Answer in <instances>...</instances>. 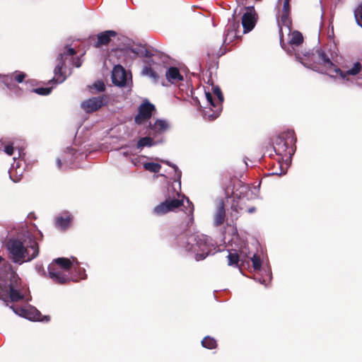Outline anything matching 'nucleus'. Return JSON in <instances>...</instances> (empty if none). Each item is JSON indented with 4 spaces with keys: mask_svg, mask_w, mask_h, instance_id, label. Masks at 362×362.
<instances>
[{
    "mask_svg": "<svg viewBox=\"0 0 362 362\" xmlns=\"http://www.w3.org/2000/svg\"><path fill=\"white\" fill-rule=\"evenodd\" d=\"M7 248L12 261L19 264L30 262L36 258L40 252L39 245L35 238L30 233L21 238H11L7 243Z\"/></svg>",
    "mask_w": 362,
    "mask_h": 362,
    "instance_id": "f257e3e1",
    "label": "nucleus"
},
{
    "mask_svg": "<svg viewBox=\"0 0 362 362\" xmlns=\"http://www.w3.org/2000/svg\"><path fill=\"white\" fill-rule=\"evenodd\" d=\"M21 280L16 272L11 269L6 272L4 282H0V299L6 300L8 298L12 302H18L23 299L20 293Z\"/></svg>",
    "mask_w": 362,
    "mask_h": 362,
    "instance_id": "f03ea898",
    "label": "nucleus"
},
{
    "mask_svg": "<svg viewBox=\"0 0 362 362\" xmlns=\"http://www.w3.org/2000/svg\"><path fill=\"white\" fill-rule=\"evenodd\" d=\"M76 52L74 48L67 47L64 48L62 52L58 54L57 58V64L54 69V76L49 81L50 83H62L66 78V62H71L76 67H79L81 65V61L78 58H74Z\"/></svg>",
    "mask_w": 362,
    "mask_h": 362,
    "instance_id": "7ed1b4c3",
    "label": "nucleus"
},
{
    "mask_svg": "<svg viewBox=\"0 0 362 362\" xmlns=\"http://www.w3.org/2000/svg\"><path fill=\"white\" fill-rule=\"evenodd\" d=\"M297 138L293 130L288 129L281 133L274 141V150L276 154L287 161L294 154Z\"/></svg>",
    "mask_w": 362,
    "mask_h": 362,
    "instance_id": "20e7f679",
    "label": "nucleus"
},
{
    "mask_svg": "<svg viewBox=\"0 0 362 362\" xmlns=\"http://www.w3.org/2000/svg\"><path fill=\"white\" fill-rule=\"evenodd\" d=\"M186 202L187 205L185 206L184 198L180 199L176 198L171 199L169 197L164 202L156 206L153 209V213L156 216H163L169 212L175 211L177 209L184 206L186 209L185 214L188 219L187 224L188 226H189L194 223V205L188 198H186Z\"/></svg>",
    "mask_w": 362,
    "mask_h": 362,
    "instance_id": "39448f33",
    "label": "nucleus"
},
{
    "mask_svg": "<svg viewBox=\"0 0 362 362\" xmlns=\"http://www.w3.org/2000/svg\"><path fill=\"white\" fill-rule=\"evenodd\" d=\"M211 240L204 234H192L187 237L186 250L196 253L197 259L209 255L214 247Z\"/></svg>",
    "mask_w": 362,
    "mask_h": 362,
    "instance_id": "423d86ee",
    "label": "nucleus"
},
{
    "mask_svg": "<svg viewBox=\"0 0 362 362\" xmlns=\"http://www.w3.org/2000/svg\"><path fill=\"white\" fill-rule=\"evenodd\" d=\"M110 96L104 94L83 100L81 104V107L86 112L92 113L103 106H107L110 103Z\"/></svg>",
    "mask_w": 362,
    "mask_h": 362,
    "instance_id": "0eeeda50",
    "label": "nucleus"
},
{
    "mask_svg": "<svg viewBox=\"0 0 362 362\" xmlns=\"http://www.w3.org/2000/svg\"><path fill=\"white\" fill-rule=\"evenodd\" d=\"M69 272L64 269H58L53 265L48 266V276L55 283L58 284H66L70 281L78 282V279L71 277Z\"/></svg>",
    "mask_w": 362,
    "mask_h": 362,
    "instance_id": "6e6552de",
    "label": "nucleus"
},
{
    "mask_svg": "<svg viewBox=\"0 0 362 362\" xmlns=\"http://www.w3.org/2000/svg\"><path fill=\"white\" fill-rule=\"evenodd\" d=\"M156 110L154 105L149 102H144L141 103L138 109V114L134 117V122L137 124H142L146 121L149 119Z\"/></svg>",
    "mask_w": 362,
    "mask_h": 362,
    "instance_id": "1a4fd4ad",
    "label": "nucleus"
},
{
    "mask_svg": "<svg viewBox=\"0 0 362 362\" xmlns=\"http://www.w3.org/2000/svg\"><path fill=\"white\" fill-rule=\"evenodd\" d=\"M247 11L242 17V25L243 33L250 32L255 26L257 20V14L253 6L247 7Z\"/></svg>",
    "mask_w": 362,
    "mask_h": 362,
    "instance_id": "9d476101",
    "label": "nucleus"
},
{
    "mask_svg": "<svg viewBox=\"0 0 362 362\" xmlns=\"http://www.w3.org/2000/svg\"><path fill=\"white\" fill-rule=\"evenodd\" d=\"M225 52L218 46L216 47H209L206 51V63L209 69H217L218 65V59L223 55Z\"/></svg>",
    "mask_w": 362,
    "mask_h": 362,
    "instance_id": "9b49d317",
    "label": "nucleus"
},
{
    "mask_svg": "<svg viewBox=\"0 0 362 362\" xmlns=\"http://www.w3.org/2000/svg\"><path fill=\"white\" fill-rule=\"evenodd\" d=\"M206 98L209 103L210 107L209 110L204 111V117H207L209 120H214L217 118L222 110V105L220 103L216 101L210 93H206Z\"/></svg>",
    "mask_w": 362,
    "mask_h": 362,
    "instance_id": "f8f14e48",
    "label": "nucleus"
},
{
    "mask_svg": "<svg viewBox=\"0 0 362 362\" xmlns=\"http://www.w3.org/2000/svg\"><path fill=\"white\" fill-rule=\"evenodd\" d=\"M112 83L118 86L124 87L127 83V73L122 66L118 64L114 66L112 71Z\"/></svg>",
    "mask_w": 362,
    "mask_h": 362,
    "instance_id": "ddd939ff",
    "label": "nucleus"
},
{
    "mask_svg": "<svg viewBox=\"0 0 362 362\" xmlns=\"http://www.w3.org/2000/svg\"><path fill=\"white\" fill-rule=\"evenodd\" d=\"M117 33L114 30H106L99 33L97 35V40L94 42L95 47H100L107 45L111 40V37H115Z\"/></svg>",
    "mask_w": 362,
    "mask_h": 362,
    "instance_id": "4468645a",
    "label": "nucleus"
},
{
    "mask_svg": "<svg viewBox=\"0 0 362 362\" xmlns=\"http://www.w3.org/2000/svg\"><path fill=\"white\" fill-rule=\"evenodd\" d=\"M278 25H279V33L280 42L281 44V46L283 47L282 43L284 42V33H283V30H282V26H285V27H287L289 29H291V25H292L291 13H289V12L283 13V11H281V14L280 16V21H278Z\"/></svg>",
    "mask_w": 362,
    "mask_h": 362,
    "instance_id": "2eb2a0df",
    "label": "nucleus"
},
{
    "mask_svg": "<svg viewBox=\"0 0 362 362\" xmlns=\"http://www.w3.org/2000/svg\"><path fill=\"white\" fill-rule=\"evenodd\" d=\"M245 204V200L243 199H239L238 201H234L233 203L231 205V209L233 211L235 212V214H233V212L230 214L231 216H233L235 219L238 218V214L241 211H247L248 213L251 214L253 213L255 211V208L254 206L250 207L247 209H246L243 205Z\"/></svg>",
    "mask_w": 362,
    "mask_h": 362,
    "instance_id": "dca6fc26",
    "label": "nucleus"
},
{
    "mask_svg": "<svg viewBox=\"0 0 362 362\" xmlns=\"http://www.w3.org/2000/svg\"><path fill=\"white\" fill-rule=\"evenodd\" d=\"M49 264L53 265L58 269H64V271L67 272H69L74 266L73 262L69 259L66 257H59L54 259Z\"/></svg>",
    "mask_w": 362,
    "mask_h": 362,
    "instance_id": "f3484780",
    "label": "nucleus"
},
{
    "mask_svg": "<svg viewBox=\"0 0 362 362\" xmlns=\"http://www.w3.org/2000/svg\"><path fill=\"white\" fill-rule=\"evenodd\" d=\"M361 64L360 62H356L354 64L353 67L346 71H343L339 68H334V71L336 74H339L341 78H345L349 75L356 76L361 71Z\"/></svg>",
    "mask_w": 362,
    "mask_h": 362,
    "instance_id": "a211bd4d",
    "label": "nucleus"
},
{
    "mask_svg": "<svg viewBox=\"0 0 362 362\" xmlns=\"http://www.w3.org/2000/svg\"><path fill=\"white\" fill-rule=\"evenodd\" d=\"M226 218V210L223 202H220L217 206L216 211L214 216V225L219 226L224 223Z\"/></svg>",
    "mask_w": 362,
    "mask_h": 362,
    "instance_id": "6ab92c4d",
    "label": "nucleus"
},
{
    "mask_svg": "<svg viewBox=\"0 0 362 362\" xmlns=\"http://www.w3.org/2000/svg\"><path fill=\"white\" fill-rule=\"evenodd\" d=\"M166 78L169 81L174 82L182 81V76L180 74L179 69L177 67H170L168 69L165 74Z\"/></svg>",
    "mask_w": 362,
    "mask_h": 362,
    "instance_id": "aec40b11",
    "label": "nucleus"
},
{
    "mask_svg": "<svg viewBox=\"0 0 362 362\" xmlns=\"http://www.w3.org/2000/svg\"><path fill=\"white\" fill-rule=\"evenodd\" d=\"M150 129L156 133H163L168 128V124L165 120L157 119L153 124H149Z\"/></svg>",
    "mask_w": 362,
    "mask_h": 362,
    "instance_id": "412c9836",
    "label": "nucleus"
},
{
    "mask_svg": "<svg viewBox=\"0 0 362 362\" xmlns=\"http://www.w3.org/2000/svg\"><path fill=\"white\" fill-rule=\"evenodd\" d=\"M303 42V37L301 33L295 30L291 33L289 43L292 45L299 46Z\"/></svg>",
    "mask_w": 362,
    "mask_h": 362,
    "instance_id": "4be33fe9",
    "label": "nucleus"
},
{
    "mask_svg": "<svg viewBox=\"0 0 362 362\" xmlns=\"http://www.w3.org/2000/svg\"><path fill=\"white\" fill-rule=\"evenodd\" d=\"M2 82L9 88V89H13L16 88L18 89V92H20V88L18 86H16L14 83V80L13 77L12 73L7 75H4L2 76Z\"/></svg>",
    "mask_w": 362,
    "mask_h": 362,
    "instance_id": "5701e85b",
    "label": "nucleus"
},
{
    "mask_svg": "<svg viewBox=\"0 0 362 362\" xmlns=\"http://www.w3.org/2000/svg\"><path fill=\"white\" fill-rule=\"evenodd\" d=\"M319 59L322 61V64L327 69L334 66V64L329 59V57L322 51H317Z\"/></svg>",
    "mask_w": 362,
    "mask_h": 362,
    "instance_id": "b1692460",
    "label": "nucleus"
},
{
    "mask_svg": "<svg viewBox=\"0 0 362 362\" xmlns=\"http://www.w3.org/2000/svg\"><path fill=\"white\" fill-rule=\"evenodd\" d=\"M228 264L235 267H240L239 262L240 261V256L237 252H229L227 256Z\"/></svg>",
    "mask_w": 362,
    "mask_h": 362,
    "instance_id": "393cba45",
    "label": "nucleus"
},
{
    "mask_svg": "<svg viewBox=\"0 0 362 362\" xmlns=\"http://www.w3.org/2000/svg\"><path fill=\"white\" fill-rule=\"evenodd\" d=\"M90 92L95 94L98 92H104L105 90V85L102 81H97L92 86H89Z\"/></svg>",
    "mask_w": 362,
    "mask_h": 362,
    "instance_id": "a878e982",
    "label": "nucleus"
},
{
    "mask_svg": "<svg viewBox=\"0 0 362 362\" xmlns=\"http://www.w3.org/2000/svg\"><path fill=\"white\" fill-rule=\"evenodd\" d=\"M231 26L232 28H229L228 29V32L224 40L225 42H227L228 40H229V42H231L233 38L238 37L236 33V28L239 27V24L237 23H233Z\"/></svg>",
    "mask_w": 362,
    "mask_h": 362,
    "instance_id": "bb28decb",
    "label": "nucleus"
},
{
    "mask_svg": "<svg viewBox=\"0 0 362 362\" xmlns=\"http://www.w3.org/2000/svg\"><path fill=\"white\" fill-rule=\"evenodd\" d=\"M202 345L204 348H206L209 349H213L216 348L217 343H216V341L214 338L207 336V337H205L203 339V340L202 341Z\"/></svg>",
    "mask_w": 362,
    "mask_h": 362,
    "instance_id": "cd10ccee",
    "label": "nucleus"
},
{
    "mask_svg": "<svg viewBox=\"0 0 362 362\" xmlns=\"http://www.w3.org/2000/svg\"><path fill=\"white\" fill-rule=\"evenodd\" d=\"M71 222V218L69 217H58L56 219V226L59 229H65L68 227Z\"/></svg>",
    "mask_w": 362,
    "mask_h": 362,
    "instance_id": "c85d7f7f",
    "label": "nucleus"
},
{
    "mask_svg": "<svg viewBox=\"0 0 362 362\" xmlns=\"http://www.w3.org/2000/svg\"><path fill=\"white\" fill-rule=\"evenodd\" d=\"M144 168L146 170L156 173L160 171L161 165L157 163L148 162L144 164Z\"/></svg>",
    "mask_w": 362,
    "mask_h": 362,
    "instance_id": "c756f323",
    "label": "nucleus"
},
{
    "mask_svg": "<svg viewBox=\"0 0 362 362\" xmlns=\"http://www.w3.org/2000/svg\"><path fill=\"white\" fill-rule=\"evenodd\" d=\"M142 74L152 78L154 81H157L159 78L158 74L149 66H146L143 70Z\"/></svg>",
    "mask_w": 362,
    "mask_h": 362,
    "instance_id": "7c9ffc66",
    "label": "nucleus"
},
{
    "mask_svg": "<svg viewBox=\"0 0 362 362\" xmlns=\"http://www.w3.org/2000/svg\"><path fill=\"white\" fill-rule=\"evenodd\" d=\"M153 145V139L149 136L141 138L136 144L137 148H141L144 146H151Z\"/></svg>",
    "mask_w": 362,
    "mask_h": 362,
    "instance_id": "2f4dec72",
    "label": "nucleus"
},
{
    "mask_svg": "<svg viewBox=\"0 0 362 362\" xmlns=\"http://www.w3.org/2000/svg\"><path fill=\"white\" fill-rule=\"evenodd\" d=\"M132 52L135 54H140L141 56L145 57H151L153 56V54L151 53V52L148 50L145 47H141L139 49H137V48L132 49Z\"/></svg>",
    "mask_w": 362,
    "mask_h": 362,
    "instance_id": "473e14b6",
    "label": "nucleus"
},
{
    "mask_svg": "<svg viewBox=\"0 0 362 362\" xmlns=\"http://www.w3.org/2000/svg\"><path fill=\"white\" fill-rule=\"evenodd\" d=\"M252 267L255 270H260L262 268V259L257 255H254L251 258Z\"/></svg>",
    "mask_w": 362,
    "mask_h": 362,
    "instance_id": "72a5a7b5",
    "label": "nucleus"
},
{
    "mask_svg": "<svg viewBox=\"0 0 362 362\" xmlns=\"http://www.w3.org/2000/svg\"><path fill=\"white\" fill-rule=\"evenodd\" d=\"M14 82L22 83L26 77V74L24 72L20 71H16L12 73Z\"/></svg>",
    "mask_w": 362,
    "mask_h": 362,
    "instance_id": "f704fd0d",
    "label": "nucleus"
},
{
    "mask_svg": "<svg viewBox=\"0 0 362 362\" xmlns=\"http://www.w3.org/2000/svg\"><path fill=\"white\" fill-rule=\"evenodd\" d=\"M52 90V87L48 88H37L33 90V93H35L38 95H48L51 93Z\"/></svg>",
    "mask_w": 362,
    "mask_h": 362,
    "instance_id": "c9c22d12",
    "label": "nucleus"
},
{
    "mask_svg": "<svg viewBox=\"0 0 362 362\" xmlns=\"http://www.w3.org/2000/svg\"><path fill=\"white\" fill-rule=\"evenodd\" d=\"M76 264L78 266V269H76V267L74 269L76 271L77 270L78 276H76L74 275V276H71V277H74V278L78 279V281L81 279H85L86 278V274L85 269L83 268H81L78 266V262H76Z\"/></svg>",
    "mask_w": 362,
    "mask_h": 362,
    "instance_id": "e433bc0d",
    "label": "nucleus"
},
{
    "mask_svg": "<svg viewBox=\"0 0 362 362\" xmlns=\"http://www.w3.org/2000/svg\"><path fill=\"white\" fill-rule=\"evenodd\" d=\"M214 94L217 97V103H220V105H222L223 102V95L221 88L218 86L214 88L213 89Z\"/></svg>",
    "mask_w": 362,
    "mask_h": 362,
    "instance_id": "4c0bfd02",
    "label": "nucleus"
},
{
    "mask_svg": "<svg viewBox=\"0 0 362 362\" xmlns=\"http://www.w3.org/2000/svg\"><path fill=\"white\" fill-rule=\"evenodd\" d=\"M354 16L357 23L361 25L360 22H362V4L356 9Z\"/></svg>",
    "mask_w": 362,
    "mask_h": 362,
    "instance_id": "58836bf2",
    "label": "nucleus"
},
{
    "mask_svg": "<svg viewBox=\"0 0 362 362\" xmlns=\"http://www.w3.org/2000/svg\"><path fill=\"white\" fill-rule=\"evenodd\" d=\"M162 163L168 165V166L173 168L175 170V174L177 175L178 178L181 177V171L178 169L177 166L168 160H161Z\"/></svg>",
    "mask_w": 362,
    "mask_h": 362,
    "instance_id": "ea45409f",
    "label": "nucleus"
},
{
    "mask_svg": "<svg viewBox=\"0 0 362 362\" xmlns=\"http://www.w3.org/2000/svg\"><path fill=\"white\" fill-rule=\"evenodd\" d=\"M291 0H283V7L282 11L283 13L289 12L291 13V5H290Z\"/></svg>",
    "mask_w": 362,
    "mask_h": 362,
    "instance_id": "a19ab883",
    "label": "nucleus"
},
{
    "mask_svg": "<svg viewBox=\"0 0 362 362\" xmlns=\"http://www.w3.org/2000/svg\"><path fill=\"white\" fill-rule=\"evenodd\" d=\"M5 153L8 156H12L13 154L14 148L12 145H6L4 148Z\"/></svg>",
    "mask_w": 362,
    "mask_h": 362,
    "instance_id": "79ce46f5",
    "label": "nucleus"
},
{
    "mask_svg": "<svg viewBox=\"0 0 362 362\" xmlns=\"http://www.w3.org/2000/svg\"><path fill=\"white\" fill-rule=\"evenodd\" d=\"M36 315H37V320L40 321L48 322L50 320V317L49 315L44 316L42 319H40L39 317L41 315V313L39 311H37Z\"/></svg>",
    "mask_w": 362,
    "mask_h": 362,
    "instance_id": "37998d69",
    "label": "nucleus"
},
{
    "mask_svg": "<svg viewBox=\"0 0 362 362\" xmlns=\"http://www.w3.org/2000/svg\"><path fill=\"white\" fill-rule=\"evenodd\" d=\"M139 160H140V158H139V157H137V158H134V159H133V160H132V163H133L135 165H137V163L139 162Z\"/></svg>",
    "mask_w": 362,
    "mask_h": 362,
    "instance_id": "c03bdc74",
    "label": "nucleus"
},
{
    "mask_svg": "<svg viewBox=\"0 0 362 362\" xmlns=\"http://www.w3.org/2000/svg\"><path fill=\"white\" fill-rule=\"evenodd\" d=\"M57 167L60 169L62 165V163L60 159H57Z\"/></svg>",
    "mask_w": 362,
    "mask_h": 362,
    "instance_id": "a18cd8bd",
    "label": "nucleus"
},
{
    "mask_svg": "<svg viewBox=\"0 0 362 362\" xmlns=\"http://www.w3.org/2000/svg\"><path fill=\"white\" fill-rule=\"evenodd\" d=\"M313 70H315V71H318V69H317V66H313Z\"/></svg>",
    "mask_w": 362,
    "mask_h": 362,
    "instance_id": "49530a36",
    "label": "nucleus"
},
{
    "mask_svg": "<svg viewBox=\"0 0 362 362\" xmlns=\"http://www.w3.org/2000/svg\"><path fill=\"white\" fill-rule=\"evenodd\" d=\"M274 174H276V175H281V174H282V172H281V171L280 173L275 172V173H274Z\"/></svg>",
    "mask_w": 362,
    "mask_h": 362,
    "instance_id": "de8ad7c7",
    "label": "nucleus"
},
{
    "mask_svg": "<svg viewBox=\"0 0 362 362\" xmlns=\"http://www.w3.org/2000/svg\"><path fill=\"white\" fill-rule=\"evenodd\" d=\"M123 154H124V156H127L129 155V153H128L127 152H124V153H123Z\"/></svg>",
    "mask_w": 362,
    "mask_h": 362,
    "instance_id": "09e8293b",
    "label": "nucleus"
},
{
    "mask_svg": "<svg viewBox=\"0 0 362 362\" xmlns=\"http://www.w3.org/2000/svg\"><path fill=\"white\" fill-rule=\"evenodd\" d=\"M21 313H25V310L24 309H21Z\"/></svg>",
    "mask_w": 362,
    "mask_h": 362,
    "instance_id": "8fccbe9b",
    "label": "nucleus"
},
{
    "mask_svg": "<svg viewBox=\"0 0 362 362\" xmlns=\"http://www.w3.org/2000/svg\"><path fill=\"white\" fill-rule=\"evenodd\" d=\"M13 310H14V313H18L17 310H16L14 309H13Z\"/></svg>",
    "mask_w": 362,
    "mask_h": 362,
    "instance_id": "3c124183",
    "label": "nucleus"
}]
</instances>
